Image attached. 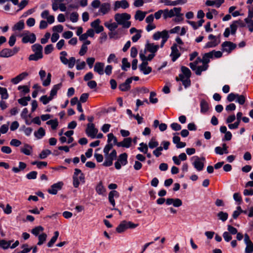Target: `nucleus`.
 I'll list each match as a JSON object with an SVG mask.
<instances>
[{
    "label": "nucleus",
    "instance_id": "1",
    "mask_svg": "<svg viewBox=\"0 0 253 253\" xmlns=\"http://www.w3.org/2000/svg\"><path fill=\"white\" fill-rule=\"evenodd\" d=\"M130 17V15L126 13H117L114 16L115 20L118 24L124 28H128L131 26V22L129 21Z\"/></svg>",
    "mask_w": 253,
    "mask_h": 253
},
{
    "label": "nucleus",
    "instance_id": "2",
    "mask_svg": "<svg viewBox=\"0 0 253 253\" xmlns=\"http://www.w3.org/2000/svg\"><path fill=\"white\" fill-rule=\"evenodd\" d=\"M73 179V184L75 188L79 187L80 182L83 184L85 183L84 175L81 170L78 169H75Z\"/></svg>",
    "mask_w": 253,
    "mask_h": 253
},
{
    "label": "nucleus",
    "instance_id": "3",
    "mask_svg": "<svg viewBox=\"0 0 253 253\" xmlns=\"http://www.w3.org/2000/svg\"><path fill=\"white\" fill-rule=\"evenodd\" d=\"M192 164L194 168L198 171H202L204 168V164L206 161L205 157H199L194 156L191 158Z\"/></svg>",
    "mask_w": 253,
    "mask_h": 253
},
{
    "label": "nucleus",
    "instance_id": "4",
    "mask_svg": "<svg viewBox=\"0 0 253 253\" xmlns=\"http://www.w3.org/2000/svg\"><path fill=\"white\" fill-rule=\"evenodd\" d=\"M60 59L61 62L65 65H67L68 68L72 69L74 67L76 59L74 57H71L69 59L66 58L67 56V52L65 51H62L60 53Z\"/></svg>",
    "mask_w": 253,
    "mask_h": 253
},
{
    "label": "nucleus",
    "instance_id": "5",
    "mask_svg": "<svg viewBox=\"0 0 253 253\" xmlns=\"http://www.w3.org/2000/svg\"><path fill=\"white\" fill-rule=\"evenodd\" d=\"M227 100L229 102H232L235 100L236 103L240 105H243L246 102V95L243 94H239L238 93H230L228 95Z\"/></svg>",
    "mask_w": 253,
    "mask_h": 253
},
{
    "label": "nucleus",
    "instance_id": "6",
    "mask_svg": "<svg viewBox=\"0 0 253 253\" xmlns=\"http://www.w3.org/2000/svg\"><path fill=\"white\" fill-rule=\"evenodd\" d=\"M18 36L22 37V42L24 43L30 42L33 43L36 41V37L35 34L31 33L29 31H24L22 34Z\"/></svg>",
    "mask_w": 253,
    "mask_h": 253
},
{
    "label": "nucleus",
    "instance_id": "7",
    "mask_svg": "<svg viewBox=\"0 0 253 253\" xmlns=\"http://www.w3.org/2000/svg\"><path fill=\"white\" fill-rule=\"evenodd\" d=\"M153 38L154 40H158L162 38V42L160 47H163L169 38V32L167 30H164L162 32H157L153 35Z\"/></svg>",
    "mask_w": 253,
    "mask_h": 253
},
{
    "label": "nucleus",
    "instance_id": "8",
    "mask_svg": "<svg viewBox=\"0 0 253 253\" xmlns=\"http://www.w3.org/2000/svg\"><path fill=\"white\" fill-rule=\"evenodd\" d=\"M20 50L19 47L15 46L12 49L3 48L0 51V57L8 58L13 56Z\"/></svg>",
    "mask_w": 253,
    "mask_h": 253
},
{
    "label": "nucleus",
    "instance_id": "9",
    "mask_svg": "<svg viewBox=\"0 0 253 253\" xmlns=\"http://www.w3.org/2000/svg\"><path fill=\"white\" fill-rule=\"evenodd\" d=\"M208 39L210 40L204 46V48H211L217 46L220 42L219 37H216L212 34L208 36Z\"/></svg>",
    "mask_w": 253,
    "mask_h": 253
},
{
    "label": "nucleus",
    "instance_id": "10",
    "mask_svg": "<svg viewBox=\"0 0 253 253\" xmlns=\"http://www.w3.org/2000/svg\"><path fill=\"white\" fill-rule=\"evenodd\" d=\"M41 81L42 82V85L44 86H48L51 83V75L50 73L47 74L46 78L44 79L46 76V72L44 70H41L39 73Z\"/></svg>",
    "mask_w": 253,
    "mask_h": 253
},
{
    "label": "nucleus",
    "instance_id": "11",
    "mask_svg": "<svg viewBox=\"0 0 253 253\" xmlns=\"http://www.w3.org/2000/svg\"><path fill=\"white\" fill-rule=\"evenodd\" d=\"M85 132L88 136L91 138L96 137V135L98 132V129L95 127V126L92 123H89L87 125Z\"/></svg>",
    "mask_w": 253,
    "mask_h": 253
},
{
    "label": "nucleus",
    "instance_id": "12",
    "mask_svg": "<svg viewBox=\"0 0 253 253\" xmlns=\"http://www.w3.org/2000/svg\"><path fill=\"white\" fill-rule=\"evenodd\" d=\"M237 30V22H233L230 25V28H226L225 29L223 36L227 38L229 36L230 34L234 35L236 34Z\"/></svg>",
    "mask_w": 253,
    "mask_h": 253
},
{
    "label": "nucleus",
    "instance_id": "13",
    "mask_svg": "<svg viewBox=\"0 0 253 253\" xmlns=\"http://www.w3.org/2000/svg\"><path fill=\"white\" fill-rule=\"evenodd\" d=\"M221 46L223 52L229 53L236 47V44L231 42L226 41L222 43Z\"/></svg>",
    "mask_w": 253,
    "mask_h": 253
},
{
    "label": "nucleus",
    "instance_id": "14",
    "mask_svg": "<svg viewBox=\"0 0 253 253\" xmlns=\"http://www.w3.org/2000/svg\"><path fill=\"white\" fill-rule=\"evenodd\" d=\"M114 10L117 11L119 8L126 9L129 4L126 0H117L114 2Z\"/></svg>",
    "mask_w": 253,
    "mask_h": 253
},
{
    "label": "nucleus",
    "instance_id": "15",
    "mask_svg": "<svg viewBox=\"0 0 253 253\" xmlns=\"http://www.w3.org/2000/svg\"><path fill=\"white\" fill-rule=\"evenodd\" d=\"M171 52L170 54V56L171 58V60L173 62L175 61L180 56L181 54L179 52L177 45L176 43H174L171 47Z\"/></svg>",
    "mask_w": 253,
    "mask_h": 253
},
{
    "label": "nucleus",
    "instance_id": "16",
    "mask_svg": "<svg viewBox=\"0 0 253 253\" xmlns=\"http://www.w3.org/2000/svg\"><path fill=\"white\" fill-rule=\"evenodd\" d=\"M111 4L108 2L103 3L101 4L98 10V15H104L110 11Z\"/></svg>",
    "mask_w": 253,
    "mask_h": 253
},
{
    "label": "nucleus",
    "instance_id": "17",
    "mask_svg": "<svg viewBox=\"0 0 253 253\" xmlns=\"http://www.w3.org/2000/svg\"><path fill=\"white\" fill-rule=\"evenodd\" d=\"M63 185V183L62 181L58 182L52 185L49 189L48 190V192L52 195H56L57 192L61 189Z\"/></svg>",
    "mask_w": 253,
    "mask_h": 253
},
{
    "label": "nucleus",
    "instance_id": "18",
    "mask_svg": "<svg viewBox=\"0 0 253 253\" xmlns=\"http://www.w3.org/2000/svg\"><path fill=\"white\" fill-rule=\"evenodd\" d=\"M101 21L99 19H97L90 23L91 27L94 29V31L96 34L101 33L104 30V28L100 25Z\"/></svg>",
    "mask_w": 253,
    "mask_h": 253
},
{
    "label": "nucleus",
    "instance_id": "19",
    "mask_svg": "<svg viewBox=\"0 0 253 253\" xmlns=\"http://www.w3.org/2000/svg\"><path fill=\"white\" fill-rule=\"evenodd\" d=\"M105 64L103 62H97L95 63L93 70L95 72L98 74L99 75H102L104 74V68Z\"/></svg>",
    "mask_w": 253,
    "mask_h": 253
},
{
    "label": "nucleus",
    "instance_id": "20",
    "mask_svg": "<svg viewBox=\"0 0 253 253\" xmlns=\"http://www.w3.org/2000/svg\"><path fill=\"white\" fill-rule=\"evenodd\" d=\"M132 140L130 137H126L124 140L117 144L118 147H122L126 148H129L132 144Z\"/></svg>",
    "mask_w": 253,
    "mask_h": 253
},
{
    "label": "nucleus",
    "instance_id": "21",
    "mask_svg": "<svg viewBox=\"0 0 253 253\" xmlns=\"http://www.w3.org/2000/svg\"><path fill=\"white\" fill-rule=\"evenodd\" d=\"M132 81V78H128L126 80L125 83H123L119 85V89L123 91L129 90L130 88V84L131 83Z\"/></svg>",
    "mask_w": 253,
    "mask_h": 253
},
{
    "label": "nucleus",
    "instance_id": "22",
    "mask_svg": "<svg viewBox=\"0 0 253 253\" xmlns=\"http://www.w3.org/2000/svg\"><path fill=\"white\" fill-rule=\"evenodd\" d=\"M242 115L243 114L241 112L237 113L236 115L237 120H235L236 122H235L234 124H230L228 125V127L230 129H236L238 127L241 120V117L242 116Z\"/></svg>",
    "mask_w": 253,
    "mask_h": 253
},
{
    "label": "nucleus",
    "instance_id": "23",
    "mask_svg": "<svg viewBox=\"0 0 253 253\" xmlns=\"http://www.w3.org/2000/svg\"><path fill=\"white\" fill-rule=\"evenodd\" d=\"M147 62H142L139 65L140 70L143 72L144 75H148L152 72L151 67L148 66Z\"/></svg>",
    "mask_w": 253,
    "mask_h": 253
},
{
    "label": "nucleus",
    "instance_id": "24",
    "mask_svg": "<svg viewBox=\"0 0 253 253\" xmlns=\"http://www.w3.org/2000/svg\"><path fill=\"white\" fill-rule=\"evenodd\" d=\"M145 48L149 52L155 54V53L159 48V45L155 44L154 43H148L145 45Z\"/></svg>",
    "mask_w": 253,
    "mask_h": 253
},
{
    "label": "nucleus",
    "instance_id": "25",
    "mask_svg": "<svg viewBox=\"0 0 253 253\" xmlns=\"http://www.w3.org/2000/svg\"><path fill=\"white\" fill-rule=\"evenodd\" d=\"M174 10L175 11L174 13L175 18L174 21L176 22H179L182 21L183 20V14L181 13V7H174Z\"/></svg>",
    "mask_w": 253,
    "mask_h": 253
},
{
    "label": "nucleus",
    "instance_id": "26",
    "mask_svg": "<svg viewBox=\"0 0 253 253\" xmlns=\"http://www.w3.org/2000/svg\"><path fill=\"white\" fill-rule=\"evenodd\" d=\"M61 83L55 84L53 86L50 92L49 96L51 98L53 99L56 96L57 91L61 88Z\"/></svg>",
    "mask_w": 253,
    "mask_h": 253
},
{
    "label": "nucleus",
    "instance_id": "27",
    "mask_svg": "<svg viewBox=\"0 0 253 253\" xmlns=\"http://www.w3.org/2000/svg\"><path fill=\"white\" fill-rule=\"evenodd\" d=\"M209 109V105L208 103L204 99H202L200 101V112L202 114H205Z\"/></svg>",
    "mask_w": 253,
    "mask_h": 253
},
{
    "label": "nucleus",
    "instance_id": "28",
    "mask_svg": "<svg viewBox=\"0 0 253 253\" xmlns=\"http://www.w3.org/2000/svg\"><path fill=\"white\" fill-rule=\"evenodd\" d=\"M164 14L163 17L164 19H167L169 18H171L175 16L174 13H175V11L174 10V8L170 10H169L168 9H165L163 10Z\"/></svg>",
    "mask_w": 253,
    "mask_h": 253
},
{
    "label": "nucleus",
    "instance_id": "29",
    "mask_svg": "<svg viewBox=\"0 0 253 253\" xmlns=\"http://www.w3.org/2000/svg\"><path fill=\"white\" fill-rule=\"evenodd\" d=\"M32 147L31 146L26 144L20 149L21 152L26 155L29 156L32 152Z\"/></svg>",
    "mask_w": 253,
    "mask_h": 253
},
{
    "label": "nucleus",
    "instance_id": "30",
    "mask_svg": "<svg viewBox=\"0 0 253 253\" xmlns=\"http://www.w3.org/2000/svg\"><path fill=\"white\" fill-rule=\"evenodd\" d=\"M127 229V223L126 221H123L116 228V231L121 233L124 232Z\"/></svg>",
    "mask_w": 253,
    "mask_h": 253
},
{
    "label": "nucleus",
    "instance_id": "31",
    "mask_svg": "<svg viewBox=\"0 0 253 253\" xmlns=\"http://www.w3.org/2000/svg\"><path fill=\"white\" fill-rule=\"evenodd\" d=\"M147 12L142 11L141 10H137L134 16V18L136 20H138L139 21H142L145 18Z\"/></svg>",
    "mask_w": 253,
    "mask_h": 253
},
{
    "label": "nucleus",
    "instance_id": "32",
    "mask_svg": "<svg viewBox=\"0 0 253 253\" xmlns=\"http://www.w3.org/2000/svg\"><path fill=\"white\" fill-rule=\"evenodd\" d=\"M118 161L121 163L122 166H125L127 163V155L126 153L121 154L119 156Z\"/></svg>",
    "mask_w": 253,
    "mask_h": 253
},
{
    "label": "nucleus",
    "instance_id": "33",
    "mask_svg": "<svg viewBox=\"0 0 253 253\" xmlns=\"http://www.w3.org/2000/svg\"><path fill=\"white\" fill-rule=\"evenodd\" d=\"M45 134V130L42 127H40L37 131L34 132L35 136L39 139L42 138Z\"/></svg>",
    "mask_w": 253,
    "mask_h": 253
},
{
    "label": "nucleus",
    "instance_id": "34",
    "mask_svg": "<svg viewBox=\"0 0 253 253\" xmlns=\"http://www.w3.org/2000/svg\"><path fill=\"white\" fill-rule=\"evenodd\" d=\"M24 22L23 20H20L16 23L12 28L13 31H21L24 28Z\"/></svg>",
    "mask_w": 253,
    "mask_h": 253
},
{
    "label": "nucleus",
    "instance_id": "35",
    "mask_svg": "<svg viewBox=\"0 0 253 253\" xmlns=\"http://www.w3.org/2000/svg\"><path fill=\"white\" fill-rule=\"evenodd\" d=\"M104 25L109 29V30L113 31L118 28V24L117 22L111 23L109 22H106L104 23Z\"/></svg>",
    "mask_w": 253,
    "mask_h": 253
},
{
    "label": "nucleus",
    "instance_id": "36",
    "mask_svg": "<svg viewBox=\"0 0 253 253\" xmlns=\"http://www.w3.org/2000/svg\"><path fill=\"white\" fill-rule=\"evenodd\" d=\"M159 142L155 137H152L150 140L148 146L151 149L156 148L159 146Z\"/></svg>",
    "mask_w": 253,
    "mask_h": 253
},
{
    "label": "nucleus",
    "instance_id": "37",
    "mask_svg": "<svg viewBox=\"0 0 253 253\" xmlns=\"http://www.w3.org/2000/svg\"><path fill=\"white\" fill-rule=\"evenodd\" d=\"M31 99L30 96L22 97L18 99V102L23 106H26L28 105V102Z\"/></svg>",
    "mask_w": 253,
    "mask_h": 253
},
{
    "label": "nucleus",
    "instance_id": "38",
    "mask_svg": "<svg viewBox=\"0 0 253 253\" xmlns=\"http://www.w3.org/2000/svg\"><path fill=\"white\" fill-rule=\"evenodd\" d=\"M211 53L210 52L206 53L204 54L203 58L202 59V63L203 64H205L208 65V64L210 62V59H212Z\"/></svg>",
    "mask_w": 253,
    "mask_h": 253
},
{
    "label": "nucleus",
    "instance_id": "39",
    "mask_svg": "<svg viewBox=\"0 0 253 253\" xmlns=\"http://www.w3.org/2000/svg\"><path fill=\"white\" fill-rule=\"evenodd\" d=\"M46 124L47 125H50L53 130L56 129L58 126V122L57 119L50 120L47 121Z\"/></svg>",
    "mask_w": 253,
    "mask_h": 253
},
{
    "label": "nucleus",
    "instance_id": "40",
    "mask_svg": "<svg viewBox=\"0 0 253 253\" xmlns=\"http://www.w3.org/2000/svg\"><path fill=\"white\" fill-rule=\"evenodd\" d=\"M32 50L36 53H38V54H42V46L39 44L36 43L32 46Z\"/></svg>",
    "mask_w": 253,
    "mask_h": 253
},
{
    "label": "nucleus",
    "instance_id": "41",
    "mask_svg": "<svg viewBox=\"0 0 253 253\" xmlns=\"http://www.w3.org/2000/svg\"><path fill=\"white\" fill-rule=\"evenodd\" d=\"M59 232L58 231H55L54 233V236L52 237L51 240L49 241V242L47 244V246L48 247H51L53 244L55 243L56 241L58 236H59Z\"/></svg>",
    "mask_w": 253,
    "mask_h": 253
},
{
    "label": "nucleus",
    "instance_id": "42",
    "mask_svg": "<svg viewBox=\"0 0 253 253\" xmlns=\"http://www.w3.org/2000/svg\"><path fill=\"white\" fill-rule=\"evenodd\" d=\"M208 68V65L203 64V65L197 67L195 73L197 75H201L202 72L207 70Z\"/></svg>",
    "mask_w": 253,
    "mask_h": 253
},
{
    "label": "nucleus",
    "instance_id": "43",
    "mask_svg": "<svg viewBox=\"0 0 253 253\" xmlns=\"http://www.w3.org/2000/svg\"><path fill=\"white\" fill-rule=\"evenodd\" d=\"M139 147H138V150L143 153H147L148 151V146L147 144L143 142L139 144Z\"/></svg>",
    "mask_w": 253,
    "mask_h": 253
},
{
    "label": "nucleus",
    "instance_id": "44",
    "mask_svg": "<svg viewBox=\"0 0 253 253\" xmlns=\"http://www.w3.org/2000/svg\"><path fill=\"white\" fill-rule=\"evenodd\" d=\"M108 139H107V142L108 143H111V142L113 141V145H117V144L118 143L117 142V139L116 137H115L114 134L112 133H109L107 135Z\"/></svg>",
    "mask_w": 253,
    "mask_h": 253
},
{
    "label": "nucleus",
    "instance_id": "45",
    "mask_svg": "<svg viewBox=\"0 0 253 253\" xmlns=\"http://www.w3.org/2000/svg\"><path fill=\"white\" fill-rule=\"evenodd\" d=\"M43 230V228L42 226H38L33 228L31 231V233L35 236H39L40 233L42 232Z\"/></svg>",
    "mask_w": 253,
    "mask_h": 253
},
{
    "label": "nucleus",
    "instance_id": "46",
    "mask_svg": "<svg viewBox=\"0 0 253 253\" xmlns=\"http://www.w3.org/2000/svg\"><path fill=\"white\" fill-rule=\"evenodd\" d=\"M181 71L185 78H190L191 77V72L188 68L185 66H182L181 67Z\"/></svg>",
    "mask_w": 253,
    "mask_h": 253
},
{
    "label": "nucleus",
    "instance_id": "47",
    "mask_svg": "<svg viewBox=\"0 0 253 253\" xmlns=\"http://www.w3.org/2000/svg\"><path fill=\"white\" fill-rule=\"evenodd\" d=\"M219 219L221 220L223 222L225 221L228 217V214L227 212L223 211H220L217 214Z\"/></svg>",
    "mask_w": 253,
    "mask_h": 253
},
{
    "label": "nucleus",
    "instance_id": "48",
    "mask_svg": "<svg viewBox=\"0 0 253 253\" xmlns=\"http://www.w3.org/2000/svg\"><path fill=\"white\" fill-rule=\"evenodd\" d=\"M11 243V241H6L4 240H0V247L3 249H7L10 248Z\"/></svg>",
    "mask_w": 253,
    "mask_h": 253
},
{
    "label": "nucleus",
    "instance_id": "49",
    "mask_svg": "<svg viewBox=\"0 0 253 253\" xmlns=\"http://www.w3.org/2000/svg\"><path fill=\"white\" fill-rule=\"evenodd\" d=\"M43 57L42 54H38V53L31 54L29 57V60L37 61L40 59H42Z\"/></svg>",
    "mask_w": 253,
    "mask_h": 253
},
{
    "label": "nucleus",
    "instance_id": "50",
    "mask_svg": "<svg viewBox=\"0 0 253 253\" xmlns=\"http://www.w3.org/2000/svg\"><path fill=\"white\" fill-rule=\"evenodd\" d=\"M130 66V64L127 61V58H123L122 69L124 71H127V69L128 68H129Z\"/></svg>",
    "mask_w": 253,
    "mask_h": 253
},
{
    "label": "nucleus",
    "instance_id": "51",
    "mask_svg": "<svg viewBox=\"0 0 253 253\" xmlns=\"http://www.w3.org/2000/svg\"><path fill=\"white\" fill-rule=\"evenodd\" d=\"M53 99L51 98L50 96H47V95H42L40 98V100L43 103L44 105H46L50 101H51Z\"/></svg>",
    "mask_w": 253,
    "mask_h": 253
},
{
    "label": "nucleus",
    "instance_id": "52",
    "mask_svg": "<svg viewBox=\"0 0 253 253\" xmlns=\"http://www.w3.org/2000/svg\"><path fill=\"white\" fill-rule=\"evenodd\" d=\"M51 153V151L48 149L43 150L39 155V158L41 159H44L46 158Z\"/></svg>",
    "mask_w": 253,
    "mask_h": 253
},
{
    "label": "nucleus",
    "instance_id": "53",
    "mask_svg": "<svg viewBox=\"0 0 253 253\" xmlns=\"http://www.w3.org/2000/svg\"><path fill=\"white\" fill-rule=\"evenodd\" d=\"M47 235L45 233H42L38 236L39 242L38 245L39 246L42 245L45 241Z\"/></svg>",
    "mask_w": 253,
    "mask_h": 253
},
{
    "label": "nucleus",
    "instance_id": "54",
    "mask_svg": "<svg viewBox=\"0 0 253 253\" xmlns=\"http://www.w3.org/2000/svg\"><path fill=\"white\" fill-rule=\"evenodd\" d=\"M156 93L155 92H151L150 94L149 101L152 104H155L158 102V99L156 97Z\"/></svg>",
    "mask_w": 253,
    "mask_h": 253
},
{
    "label": "nucleus",
    "instance_id": "55",
    "mask_svg": "<svg viewBox=\"0 0 253 253\" xmlns=\"http://www.w3.org/2000/svg\"><path fill=\"white\" fill-rule=\"evenodd\" d=\"M104 155L113 161L117 158V152L115 150H113L110 154L108 153L107 154H104Z\"/></svg>",
    "mask_w": 253,
    "mask_h": 253
},
{
    "label": "nucleus",
    "instance_id": "56",
    "mask_svg": "<svg viewBox=\"0 0 253 253\" xmlns=\"http://www.w3.org/2000/svg\"><path fill=\"white\" fill-rule=\"evenodd\" d=\"M37 171H32L26 174V177L28 179H35L37 178Z\"/></svg>",
    "mask_w": 253,
    "mask_h": 253
},
{
    "label": "nucleus",
    "instance_id": "57",
    "mask_svg": "<svg viewBox=\"0 0 253 253\" xmlns=\"http://www.w3.org/2000/svg\"><path fill=\"white\" fill-rule=\"evenodd\" d=\"M70 20L73 22L76 23L79 20V14L76 12H72L70 16Z\"/></svg>",
    "mask_w": 253,
    "mask_h": 253
},
{
    "label": "nucleus",
    "instance_id": "58",
    "mask_svg": "<svg viewBox=\"0 0 253 253\" xmlns=\"http://www.w3.org/2000/svg\"><path fill=\"white\" fill-rule=\"evenodd\" d=\"M96 191L99 195H102L105 192V189L102 183H100L96 187Z\"/></svg>",
    "mask_w": 253,
    "mask_h": 253
},
{
    "label": "nucleus",
    "instance_id": "59",
    "mask_svg": "<svg viewBox=\"0 0 253 253\" xmlns=\"http://www.w3.org/2000/svg\"><path fill=\"white\" fill-rule=\"evenodd\" d=\"M244 21L247 25L249 30L251 32H253V20L252 19H244Z\"/></svg>",
    "mask_w": 253,
    "mask_h": 253
},
{
    "label": "nucleus",
    "instance_id": "60",
    "mask_svg": "<svg viewBox=\"0 0 253 253\" xmlns=\"http://www.w3.org/2000/svg\"><path fill=\"white\" fill-rule=\"evenodd\" d=\"M16 36L15 34L12 35L9 37V39L8 40V44L10 46L12 47L15 44L16 41Z\"/></svg>",
    "mask_w": 253,
    "mask_h": 253
},
{
    "label": "nucleus",
    "instance_id": "61",
    "mask_svg": "<svg viewBox=\"0 0 253 253\" xmlns=\"http://www.w3.org/2000/svg\"><path fill=\"white\" fill-rule=\"evenodd\" d=\"M141 30H139L134 36H133L131 38V40L133 42H135L138 41V40L141 37Z\"/></svg>",
    "mask_w": 253,
    "mask_h": 253
},
{
    "label": "nucleus",
    "instance_id": "62",
    "mask_svg": "<svg viewBox=\"0 0 253 253\" xmlns=\"http://www.w3.org/2000/svg\"><path fill=\"white\" fill-rule=\"evenodd\" d=\"M245 253H253V243L247 244Z\"/></svg>",
    "mask_w": 253,
    "mask_h": 253
},
{
    "label": "nucleus",
    "instance_id": "63",
    "mask_svg": "<svg viewBox=\"0 0 253 253\" xmlns=\"http://www.w3.org/2000/svg\"><path fill=\"white\" fill-rule=\"evenodd\" d=\"M210 53H211V56L212 58L213 57L218 58L221 57L222 55V52L220 51H215L213 50L211 51Z\"/></svg>",
    "mask_w": 253,
    "mask_h": 253
},
{
    "label": "nucleus",
    "instance_id": "64",
    "mask_svg": "<svg viewBox=\"0 0 253 253\" xmlns=\"http://www.w3.org/2000/svg\"><path fill=\"white\" fill-rule=\"evenodd\" d=\"M248 8V17L245 19H252L253 17V6H249Z\"/></svg>",
    "mask_w": 253,
    "mask_h": 253
}]
</instances>
